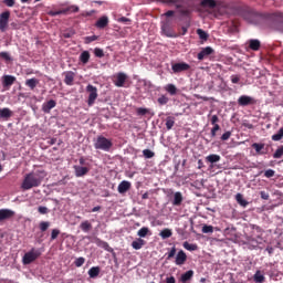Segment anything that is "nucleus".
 Segmentation results:
<instances>
[{
    "label": "nucleus",
    "mask_w": 283,
    "mask_h": 283,
    "mask_svg": "<svg viewBox=\"0 0 283 283\" xmlns=\"http://www.w3.org/2000/svg\"><path fill=\"white\" fill-rule=\"evenodd\" d=\"M45 175H43V171L29 172L24 176L21 189L23 191H30V189H34V187H41Z\"/></svg>",
    "instance_id": "1"
},
{
    "label": "nucleus",
    "mask_w": 283,
    "mask_h": 283,
    "mask_svg": "<svg viewBox=\"0 0 283 283\" xmlns=\"http://www.w3.org/2000/svg\"><path fill=\"white\" fill-rule=\"evenodd\" d=\"M197 1L200 0H177L176 3H166V6H175L181 17H189L191 14L189 8H193Z\"/></svg>",
    "instance_id": "2"
},
{
    "label": "nucleus",
    "mask_w": 283,
    "mask_h": 283,
    "mask_svg": "<svg viewBox=\"0 0 283 283\" xmlns=\"http://www.w3.org/2000/svg\"><path fill=\"white\" fill-rule=\"evenodd\" d=\"M94 147L95 149H101L102 151H109V149L114 147V144L112 143V139H107L105 136L99 135L94 143Z\"/></svg>",
    "instance_id": "3"
},
{
    "label": "nucleus",
    "mask_w": 283,
    "mask_h": 283,
    "mask_svg": "<svg viewBox=\"0 0 283 283\" xmlns=\"http://www.w3.org/2000/svg\"><path fill=\"white\" fill-rule=\"evenodd\" d=\"M86 92L88 94L87 105L88 107H92V105L96 103V98H98V88L92 84H88L86 86Z\"/></svg>",
    "instance_id": "4"
},
{
    "label": "nucleus",
    "mask_w": 283,
    "mask_h": 283,
    "mask_svg": "<svg viewBox=\"0 0 283 283\" xmlns=\"http://www.w3.org/2000/svg\"><path fill=\"white\" fill-rule=\"evenodd\" d=\"M41 255V252L39 250L32 248L31 251L27 252L23 258L22 262L23 264H32L39 256Z\"/></svg>",
    "instance_id": "5"
},
{
    "label": "nucleus",
    "mask_w": 283,
    "mask_h": 283,
    "mask_svg": "<svg viewBox=\"0 0 283 283\" xmlns=\"http://www.w3.org/2000/svg\"><path fill=\"white\" fill-rule=\"evenodd\" d=\"M171 70L174 74H180V72H188V70H191V65H189L187 62H179L172 64Z\"/></svg>",
    "instance_id": "6"
},
{
    "label": "nucleus",
    "mask_w": 283,
    "mask_h": 283,
    "mask_svg": "<svg viewBox=\"0 0 283 283\" xmlns=\"http://www.w3.org/2000/svg\"><path fill=\"white\" fill-rule=\"evenodd\" d=\"M10 22V11L0 13V32L8 30V23Z\"/></svg>",
    "instance_id": "7"
},
{
    "label": "nucleus",
    "mask_w": 283,
    "mask_h": 283,
    "mask_svg": "<svg viewBox=\"0 0 283 283\" xmlns=\"http://www.w3.org/2000/svg\"><path fill=\"white\" fill-rule=\"evenodd\" d=\"M127 74H125L124 72H119L115 75V80H114V85L116 87H125V83H127Z\"/></svg>",
    "instance_id": "8"
},
{
    "label": "nucleus",
    "mask_w": 283,
    "mask_h": 283,
    "mask_svg": "<svg viewBox=\"0 0 283 283\" xmlns=\"http://www.w3.org/2000/svg\"><path fill=\"white\" fill-rule=\"evenodd\" d=\"M255 98L249 96V95H241L238 98V105H240V107H247L249 105H255Z\"/></svg>",
    "instance_id": "9"
},
{
    "label": "nucleus",
    "mask_w": 283,
    "mask_h": 283,
    "mask_svg": "<svg viewBox=\"0 0 283 283\" xmlns=\"http://www.w3.org/2000/svg\"><path fill=\"white\" fill-rule=\"evenodd\" d=\"M67 12H78V7L71 6V7H67L66 9H62V10H57V11H50L49 15L50 17H59V14H67Z\"/></svg>",
    "instance_id": "10"
},
{
    "label": "nucleus",
    "mask_w": 283,
    "mask_h": 283,
    "mask_svg": "<svg viewBox=\"0 0 283 283\" xmlns=\"http://www.w3.org/2000/svg\"><path fill=\"white\" fill-rule=\"evenodd\" d=\"M14 83H17V77H14L12 75H3L2 76V85H3L4 90H10V87H12V85H14Z\"/></svg>",
    "instance_id": "11"
},
{
    "label": "nucleus",
    "mask_w": 283,
    "mask_h": 283,
    "mask_svg": "<svg viewBox=\"0 0 283 283\" xmlns=\"http://www.w3.org/2000/svg\"><path fill=\"white\" fill-rule=\"evenodd\" d=\"M213 54V49L211 46L203 48L197 55L198 61H205L207 56Z\"/></svg>",
    "instance_id": "12"
},
{
    "label": "nucleus",
    "mask_w": 283,
    "mask_h": 283,
    "mask_svg": "<svg viewBox=\"0 0 283 283\" xmlns=\"http://www.w3.org/2000/svg\"><path fill=\"white\" fill-rule=\"evenodd\" d=\"M54 107H56V101L50 99L42 104V112L44 114H50V112H52V109H54Z\"/></svg>",
    "instance_id": "13"
},
{
    "label": "nucleus",
    "mask_w": 283,
    "mask_h": 283,
    "mask_svg": "<svg viewBox=\"0 0 283 283\" xmlns=\"http://www.w3.org/2000/svg\"><path fill=\"white\" fill-rule=\"evenodd\" d=\"M74 171L76 178H83V176H87L90 174V168L83 166H74Z\"/></svg>",
    "instance_id": "14"
},
{
    "label": "nucleus",
    "mask_w": 283,
    "mask_h": 283,
    "mask_svg": "<svg viewBox=\"0 0 283 283\" xmlns=\"http://www.w3.org/2000/svg\"><path fill=\"white\" fill-rule=\"evenodd\" d=\"M10 218H14V211L10 209H0V222H3V220H10Z\"/></svg>",
    "instance_id": "15"
},
{
    "label": "nucleus",
    "mask_w": 283,
    "mask_h": 283,
    "mask_svg": "<svg viewBox=\"0 0 283 283\" xmlns=\"http://www.w3.org/2000/svg\"><path fill=\"white\" fill-rule=\"evenodd\" d=\"M185 262H187V253H185V251L180 250L176 255L175 263L177 264V266H182V264H185Z\"/></svg>",
    "instance_id": "16"
},
{
    "label": "nucleus",
    "mask_w": 283,
    "mask_h": 283,
    "mask_svg": "<svg viewBox=\"0 0 283 283\" xmlns=\"http://www.w3.org/2000/svg\"><path fill=\"white\" fill-rule=\"evenodd\" d=\"M129 189H132V182L127 180L122 181L117 187L118 193H127Z\"/></svg>",
    "instance_id": "17"
},
{
    "label": "nucleus",
    "mask_w": 283,
    "mask_h": 283,
    "mask_svg": "<svg viewBox=\"0 0 283 283\" xmlns=\"http://www.w3.org/2000/svg\"><path fill=\"white\" fill-rule=\"evenodd\" d=\"M161 32H164V34L166 36H168V39H176V38H178V34L176 32H174V30H171L169 28V25H167V24H164L161 27Z\"/></svg>",
    "instance_id": "18"
},
{
    "label": "nucleus",
    "mask_w": 283,
    "mask_h": 283,
    "mask_svg": "<svg viewBox=\"0 0 283 283\" xmlns=\"http://www.w3.org/2000/svg\"><path fill=\"white\" fill-rule=\"evenodd\" d=\"M12 109L4 107V108H0V118H2V120H10V118H12Z\"/></svg>",
    "instance_id": "19"
},
{
    "label": "nucleus",
    "mask_w": 283,
    "mask_h": 283,
    "mask_svg": "<svg viewBox=\"0 0 283 283\" xmlns=\"http://www.w3.org/2000/svg\"><path fill=\"white\" fill-rule=\"evenodd\" d=\"M146 244L147 242L140 238H137L135 241L132 242V247L133 249H135V251H140V249H143Z\"/></svg>",
    "instance_id": "20"
},
{
    "label": "nucleus",
    "mask_w": 283,
    "mask_h": 283,
    "mask_svg": "<svg viewBox=\"0 0 283 283\" xmlns=\"http://www.w3.org/2000/svg\"><path fill=\"white\" fill-rule=\"evenodd\" d=\"M96 28H98L99 30H103V29H105V28H107V25H109V18H107V17H102V18H99L98 20H97V22H96Z\"/></svg>",
    "instance_id": "21"
},
{
    "label": "nucleus",
    "mask_w": 283,
    "mask_h": 283,
    "mask_svg": "<svg viewBox=\"0 0 283 283\" xmlns=\"http://www.w3.org/2000/svg\"><path fill=\"white\" fill-rule=\"evenodd\" d=\"M64 83L65 85H74V76H76V74H74V72L72 71H67L64 73Z\"/></svg>",
    "instance_id": "22"
},
{
    "label": "nucleus",
    "mask_w": 283,
    "mask_h": 283,
    "mask_svg": "<svg viewBox=\"0 0 283 283\" xmlns=\"http://www.w3.org/2000/svg\"><path fill=\"white\" fill-rule=\"evenodd\" d=\"M261 46H262V43L260 42V40H255V39L249 40V48L250 50H253V52H258V50H260Z\"/></svg>",
    "instance_id": "23"
},
{
    "label": "nucleus",
    "mask_w": 283,
    "mask_h": 283,
    "mask_svg": "<svg viewBox=\"0 0 283 283\" xmlns=\"http://www.w3.org/2000/svg\"><path fill=\"white\" fill-rule=\"evenodd\" d=\"M182 192H175L174 193V200H172V205L174 207H180V205H182Z\"/></svg>",
    "instance_id": "24"
},
{
    "label": "nucleus",
    "mask_w": 283,
    "mask_h": 283,
    "mask_svg": "<svg viewBox=\"0 0 283 283\" xmlns=\"http://www.w3.org/2000/svg\"><path fill=\"white\" fill-rule=\"evenodd\" d=\"M258 17V13H255V11H247L243 14V18L245 19V21L248 23H253V21H255V18Z\"/></svg>",
    "instance_id": "25"
},
{
    "label": "nucleus",
    "mask_w": 283,
    "mask_h": 283,
    "mask_svg": "<svg viewBox=\"0 0 283 283\" xmlns=\"http://www.w3.org/2000/svg\"><path fill=\"white\" fill-rule=\"evenodd\" d=\"M235 200H237L238 205H240V207H248L249 206V201H247L244 199V196L242 193H237L235 195Z\"/></svg>",
    "instance_id": "26"
},
{
    "label": "nucleus",
    "mask_w": 283,
    "mask_h": 283,
    "mask_svg": "<svg viewBox=\"0 0 283 283\" xmlns=\"http://www.w3.org/2000/svg\"><path fill=\"white\" fill-rule=\"evenodd\" d=\"M25 85L31 90H35L36 85H39V80L36 77L29 78L25 81Z\"/></svg>",
    "instance_id": "27"
},
{
    "label": "nucleus",
    "mask_w": 283,
    "mask_h": 283,
    "mask_svg": "<svg viewBox=\"0 0 283 283\" xmlns=\"http://www.w3.org/2000/svg\"><path fill=\"white\" fill-rule=\"evenodd\" d=\"M151 234V231L149 230V228L147 227H143L142 229H139L137 231V235L138 238L143 239V238H147V235Z\"/></svg>",
    "instance_id": "28"
},
{
    "label": "nucleus",
    "mask_w": 283,
    "mask_h": 283,
    "mask_svg": "<svg viewBox=\"0 0 283 283\" xmlns=\"http://www.w3.org/2000/svg\"><path fill=\"white\" fill-rule=\"evenodd\" d=\"M191 277H193V270H189L187 272H185L184 274H181V282L182 283H186V282H189V280H191Z\"/></svg>",
    "instance_id": "29"
},
{
    "label": "nucleus",
    "mask_w": 283,
    "mask_h": 283,
    "mask_svg": "<svg viewBox=\"0 0 283 283\" xmlns=\"http://www.w3.org/2000/svg\"><path fill=\"white\" fill-rule=\"evenodd\" d=\"M220 155H216V154H211L209 156L206 157L207 163H210L211 165H213L214 163H220Z\"/></svg>",
    "instance_id": "30"
},
{
    "label": "nucleus",
    "mask_w": 283,
    "mask_h": 283,
    "mask_svg": "<svg viewBox=\"0 0 283 283\" xmlns=\"http://www.w3.org/2000/svg\"><path fill=\"white\" fill-rule=\"evenodd\" d=\"M99 274H101V268L99 266H93L88 270V275L92 279L98 277Z\"/></svg>",
    "instance_id": "31"
},
{
    "label": "nucleus",
    "mask_w": 283,
    "mask_h": 283,
    "mask_svg": "<svg viewBox=\"0 0 283 283\" xmlns=\"http://www.w3.org/2000/svg\"><path fill=\"white\" fill-rule=\"evenodd\" d=\"M90 51H84L81 53L80 55V61L81 63H83L84 65H87V63H90Z\"/></svg>",
    "instance_id": "32"
},
{
    "label": "nucleus",
    "mask_w": 283,
    "mask_h": 283,
    "mask_svg": "<svg viewBox=\"0 0 283 283\" xmlns=\"http://www.w3.org/2000/svg\"><path fill=\"white\" fill-rule=\"evenodd\" d=\"M165 90L170 94V96H176V94H178V88L174 84H167Z\"/></svg>",
    "instance_id": "33"
},
{
    "label": "nucleus",
    "mask_w": 283,
    "mask_h": 283,
    "mask_svg": "<svg viewBox=\"0 0 283 283\" xmlns=\"http://www.w3.org/2000/svg\"><path fill=\"white\" fill-rule=\"evenodd\" d=\"M200 6L201 8H216L217 3L216 0H201Z\"/></svg>",
    "instance_id": "34"
},
{
    "label": "nucleus",
    "mask_w": 283,
    "mask_h": 283,
    "mask_svg": "<svg viewBox=\"0 0 283 283\" xmlns=\"http://www.w3.org/2000/svg\"><path fill=\"white\" fill-rule=\"evenodd\" d=\"M174 125H176V118L172 116H168L166 118V129L168 130L174 129Z\"/></svg>",
    "instance_id": "35"
},
{
    "label": "nucleus",
    "mask_w": 283,
    "mask_h": 283,
    "mask_svg": "<svg viewBox=\"0 0 283 283\" xmlns=\"http://www.w3.org/2000/svg\"><path fill=\"white\" fill-rule=\"evenodd\" d=\"M80 229H82L84 231V233H88V231H92V223H90V221H83L80 224Z\"/></svg>",
    "instance_id": "36"
},
{
    "label": "nucleus",
    "mask_w": 283,
    "mask_h": 283,
    "mask_svg": "<svg viewBox=\"0 0 283 283\" xmlns=\"http://www.w3.org/2000/svg\"><path fill=\"white\" fill-rule=\"evenodd\" d=\"M159 235L160 238H163V240H167V238H171V235H174V232H171L170 229L166 228L160 231Z\"/></svg>",
    "instance_id": "37"
},
{
    "label": "nucleus",
    "mask_w": 283,
    "mask_h": 283,
    "mask_svg": "<svg viewBox=\"0 0 283 283\" xmlns=\"http://www.w3.org/2000/svg\"><path fill=\"white\" fill-rule=\"evenodd\" d=\"M184 249H186V251H198V244L186 241L184 242Z\"/></svg>",
    "instance_id": "38"
},
{
    "label": "nucleus",
    "mask_w": 283,
    "mask_h": 283,
    "mask_svg": "<svg viewBox=\"0 0 283 283\" xmlns=\"http://www.w3.org/2000/svg\"><path fill=\"white\" fill-rule=\"evenodd\" d=\"M40 231L44 233V231H48L50 229V221H41L39 224Z\"/></svg>",
    "instance_id": "39"
},
{
    "label": "nucleus",
    "mask_w": 283,
    "mask_h": 283,
    "mask_svg": "<svg viewBox=\"0 0 283 283\" xmlns=\"http://www.w3.org/2000/svg\"><path fill=\"white\" fill-rule=\"evenodd\" d=\"M197 34H198L199 39H201L202 41H207V39H209V34L207 32H205V30H202V29H198Z\"/></svg>",
    "instance_id": "40"
},
{
    "label": "nucleus",
    "mask_w": 283,
    "mask_h": 283,
    "mask_svg": "<svg viewBox=\"0 0 283 283\" xmlns=\"http://www.w3.org/2000/svg\"><path fill=\"white\" fill-rule=\"evenodd\" d=\"M283 138V127L279 129V132L274 135H272V140L279 142Z\"/></svg>",
    "instance_id": "41"
},
{
    "label": "nucleus",
    "mask_w": 283,
    "mask_h": 283,
    "mask_svg": "<svg viewBox=\"0 0 283 283\" xmlns=\"http://www.w3.org/2000/svg\"><path fill=\"white\" fill-rule=\"evenodd\" d=\"M254 282H256V283L264 282V274H262V272H260V271H256L254 274Z\"/></svg>",
    "instance_id": "42"
},
{
    "label": "nucleus",
    "mask_w": 283,
    "mask_h": 283,
    "mask_svg": "<svg viewBox=\"0 0 283 283\" xmlns=\"http://www.w3.org/2000/svg\"><path fill=\"white\" fill-rule=\"evenodd\" d=\"M252 148L255 149L256 154H262V149H264V144L254 143L252 144Z\"/></svg>",
    "instance_id": "43"
},
{
    "label": "nucleus",
    "mask_w": 283,
    "mask_h": 283,
    "mask_svg": "<svg viewBox=\"0 0 283 283\" xmlns=\"http://www.w3.org/2000/svg\"><path fill=\"white\" fill-rule=\"evenodd\" d=\"M157 103H159V105H167V103H169V97L161 95L158 97Z\"/></svg>",
    "instance_id": "44"
},
{
    "label": "nucleus",
    "mask_w": 283,
    "mask_h": 283,
    "mask_svg": "<svg viewBox=\"0 0 283 283\" xmlns=\"http://www.w3.org/2000/svg\"><path fill=\"white\" fill-rule=\"evenodd\" d=\"M94 54L95 56H97V59H103V56H105V52L103 51V49L99 48H95Z\"/></svg>",
    "instance_id": "45"
},
{
    "label": "nucleus",
    "mask_w": 283,
    "mask_h": 283,
    "mask_svg": "<svg viewBox=\"0 0 283 283\" xmlns=\"http://www.w3.org/2000/svg\"><path fill=\"white\" fill-rule=\"evenodd\" d=\"M75 266L81 268L85 264V258L80 256L74 261Z\"/></svg>",
    "instance_id": "46"
},
{
    "label": "nucleus",
    "mask_w": 283,
    "mask_h": 283,
    "mask_svg": "<svg viewBox=\"0 0 283 283\" xmlns=\"http://www.w3.org/2000/svg\"><path fill=\"white\" fill-rule=\"evenodd\" d=\"M60 234H61V230H59V229H53L52 232H51V241L56 240Z\"/></svg>",
    "instance_id": "47"
},
{
    "label": "nucleus",
    "mask_w": 283,
    "mask_h": 283,
    "mask_svg": "<svg viewBox=\"0 0 283 283\" xmlns=\"http://www.w3.org/2000/svg\"><path fill=\"white\" fill-rule=\"evenodd\" d=\"M143 154H144L145 158H154V156H156V154L154 151H151L150 149H144Z\"/></svg>",
    "instance_id": "48"
},
{
    "label": "nucleus",
    "mask_w": 283,
    "mask_h": 283,
    "mask_svg": "<svg viewBox=\"0 0 283 283\" xmlns=\"http://www.w3.org/2000/svg\"><path fill=\"white\" fill-rule=\"evenodd\" d=\"M136 112H137V116H145L149 114V109L143 108V107L137 108Z\"/></svg>",
    "instance_id": "49"
},
{
    "label": "nucleus",
    "mask_w": 283,
    "mask_h": 283,
    "mask_svg": "<svg viewBox=\"0 0 283 283\" xmlns=\"http://www.w3.org/2000/svg\"><path fill=\"white\" fill-rule=\"evenodd\" d=\"M283 156V146L279 147L273 154V158H282Z\"/></svg>",
    "instance_id": "50"
},
{
    "label": "nucleus",
    "mask_w": 283,
    "mask_h": 283,
    "mask_svg": "<svg viewBox=\"0 0 283 283\" xmlns=\"http://www.w3.org/2000/svg\"><path fill=\"white\" fill-rule=\"evenodd\" d=\"M202 233H213V226H207L205 224L202 227Z\"/></svg>",
    "instance_id": "51"
},
{
    "label": "nucleus",
    "mask_w": 283,
    "mask_h": 283,
    "mask_svg": "<svg viewBox=\"0 0 283 283\" xmlns=\"http://www.w3.org/2000/svg\"><path fill=\"white\" fill-rule=\"evenodd\" d=\"M0 59H3V61H12L10 53L8 52H0Z\"/></svg>",
    "instance_id": "52"
},
{
    "label": "nucleus",
    "mask_w": 283,
    "mask_h": 283,
    "mask_svg": "<svg viewBox=\"0 0 283 283\" xmlns=\"http://www.w3.org/2000/svg\"><path fill=\"white\" fill-rule=\"evenodd\" d=\"M93 41H98V35H91L85 38L86 44L93 43Z\"/></svg>",
    "instance_id": "53"
},
{
    "label": "nucleus",
    "mask_w": 283,
    "mask_h": 283,
    "mask_svg": "<svg viewBox=\"0 0 283 283\" xmlns=\"http://www.w3.org/2000/svg\"><path fill=\"white\" fill-rule=\"evenodd\" d=\"M2 3H4V6H7V8H14L17 0H3Z\"/></svg>",
    "instance_id": "54"
},
{
    "label": "nucleus",
    "mask_w": 283,
    "mask_h": 283,
    "mask_svg": "<svg viewBox=\"0 0 283 283\" xmlns=\"http://www.w3.org/2000/svg\"><path fill=\"white\" fill-rule=\"evenodd\" d=\"M218 132H220V125H214L211 129V138H216Z\"/></svg>",
    "instance_id": "55"
},
{
    "label": "nucleus",
    "mask_w": 283,
    "mask_h": 283,
    "mask_svg": "<svg viewBox=\"0 0 283 283\" xmlns=\"http://www.w3.org/2000/svg\"><path fill=\"white\" fill-rule=\"evenodd\" d=\"M264 176H265V178H273V176H275V170L268 169L264 171Z\"/></svg>",
    "instance_id": "56"
},
{
    "label": "nucleus",
    "mask_w": 283,
    "mask_h": 283,
    "mask_svg": "<svg viewBox=\"0 0 283 283\" xmlns=\"http://www.w3.org/2000/svg\"><path fill=\"white\" fill-rule=\"evenodd\" d=\"M39 213H41V216H45V213H49L48 207L44 206H40L38 208Z\"/></svg>",
    "instance_id": "57"
},
{
    "label": "nucleus",
    "mask_w": 283,
    "mask_h": 283,
    "mask_svg": "<svg viewBox=\"0 0 283 283\" xmlns=\"http://www.w3.org/2000/svg\"><path fill=\"white\" fill-rule=\"evenodd\" d=\"M176 256V247L171 248V250L168 252L167 260H171V258Z\"/></svg>",
    "instance_id": "58"
},
{
    "label": "nucleus",
    "mask_w": 283,
    "mask_h": 283,
    "mask_svg": "<svg viewBox=\"0 0 283 283\" xmlns=\"http://www.w3.org/2000/svg\"><path fill=\"white\" fill-rule=\"evenodd\" d=\"M118 22L128 25L129 23H132V20H129V18L122 17L118 19Z\"/></svg>",
    "instance_id": "59"
},
{
    "label": "nucleus",
    "mask_w": 283,
    "mask_h": 283,
    "mask_svg": "<svg viewBox=\"0 0 283 283\" xmlns=\"http://www.w3.org/2000/svg\"><path fill=\"white\" fill-rule=\"evenodd\" d=\"M231 83L234 85L240 83V75H231Z\"/></svg>",
    "instance_id": "60"
},
{
    "label": "nucleus",
    "mask_w": 283,
    "mask_h": 283,
    "mask_svg": "<svg viewBox=\"0 0 283 283\" xmlns=\"http://www.w3.org/2000/svg\"><path fill=\"white\" fill-rule=\"evenodd\" d=\"M220 118H218V115H212L211 117V125L216 126V125H219Z\"/></svg>",
    "instance_id": "61"
},
{
    "label": "nucleus",
    "mask_w": 283,
    "mask_h": 283,
    "mask_svg": "<svg viewBox=\"0 0 283 283\" xmlns=\"http://www.w3.org/2000/svg\"><path fill=\"white\" fill-rule=\"evenodd\" d=\"M231 138V132H226L222 136H221V140H229Z\"/></svg>",
    "instance_id": "62"
},
{
    "label": "nucleus",
    "mask_w": 283,
    "mask_h": 283,
    "mask_svg": "<svg viewBox=\"0 0 283 283\" xmlns=\"http://www.w3.org/2000/svg\"><path fill=\"white\" fill-rule=\"evenodd\" d=\"M260 197L262 198V200H269L270 198L269 192L266 191H261Z\"/></svg>",
    "instance_id": "63"
},
{
    "label": "nucleus",
    "mask_w": 283,
    "mask_h": 283,
    "mask_svg": "<svg viewBox=\"0 0 283 283\" xmlns=\"http://www.w3.org/2000/svg\"><path fill=\"white\" fill-rule=\"evenodd\" d=\"M166 283H176V277H174V276L167 277Z\"/></svg>",
    "instance_id": "64"
}]
</instances>
